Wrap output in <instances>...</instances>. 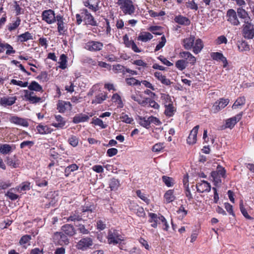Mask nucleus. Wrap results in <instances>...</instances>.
I'll list each match as a JSON object with an SVG mask.
<instances>
[{"label":"nucleus","instance_id":"c85d7f7f","mask_svg":"<svg viewBox=\"0 0 254 254\" xmlns=\"http://www.w3.org/2000/svg\"><path fill=\"white\" fill-rule=\"evenodd\" d=\"M153 35L149 32H144L140 33L137 37V40L146 42L153 38Z\"/></svg>","mask_w":254,"mask_h":254},{"label":"nucleus","instance_id":"bb28decb","mask_svg":"<svg viewBox=\"0 0 254 254\" xmlns=\"http://www.w3.org/2000/svg\"><path fill=\"white\" fill-rule=\"evenodd\" d=\"M246 98L244 96L239 97L237 99L232 106L233 109H241L242 107L245 104Z\"/></svg>","mask_w":254,"mask_h":254},{"label":"nucleus","instance_id":"49530a36","mask_svg":"<svg viewBox=\"0 0 254 254\" xmlns=\"http://www.w3.org/2000/svg\"><path fill=\"white\" fill-rule=\"evenodd\" d=\"M78 167L75 164H72L65 168L64 170V174L66 177H68L71 172L78 169Z\"/></svg>","mask_w":254,"mask_h":254},{"label":"nucleus","instance_id":"4c0bfd02","mask_svg":"<svg viewBox=\"0 0 254 254\" xmlns=\"http://www.w3.org/2000/svg\"><path fill=\"white\" fill-rule=\"evenodd\" d=\"M89 119L88 116L80 114L75 116L73 119V122L75 124H77L80 122L86 121Z\"/></svg>","mask_w":254,"mask_h":254},{"label":"nucleus","instance_id":"e433bc0d","mask_svg":"<svg viewBox=\"0 0 254 254\" xmlns=\"http://www.w3.org/2000/svg\"><path fill=\"white\" fill-rule=\"evenodd\" d=\"M164 197L167 203L173 201L175 198L174 195V190H167L165 192Z\"/></svg>","mask_w":254,"mask_h":254},{"label":"nucleus","instance_id":"473e14b6","mask_svg":"<svg viewBox=\"0 0 254 254\" xmlns=\"http://www.w3.org/2000/svg\"><path fill=\"white\" fill-rule=\"evenodd\" d=\"M112 100L115 103L117 107L122 108L124 106L121 97L118 93H115L113 95Z\"/></svg>","mask_w":254,"mask_h":254},{"label":"nucleus","instance_id":"c9c22d12","mask_svg":"<svg viewBox=\"0 0 254 254\" xmlns=\"http://www.w3.org/2000/svg\"><path fill=\"white\" fill-rule=\"evenodd\" d=\"M38 132L41 134H48L51 132V129L47 126L39 125L37 127Z\"/></svg>","mask_w":254,"mask_h":254},{"label":"nucleus","instance_id":"c03bdc74","mask_svg":"<svg viewBox=\"0 0 254 254\" xmlns=\"http://www.w3.org/2000/svg\"><path fill=\"white\" fill-rule=\"evenodd\" d=\"M126 66L120 64L114 65L113 66V70L115 73H122L125 76V70Z\"/></svg>","mask_w":254,"mask_h":254},{"label":"nucleus","instance_id":"4468645a","mask_svg":"<svg viewBox=\"0 0 254 254\" xmlns=\"http://www.w3.org/2000/svg\"><path fill=\"white\" fill-rule=\"evenodd\" d=\"M179 56L181 58L186 60L187 62L191 65H194L196 63V58L190 52L183 51L180 53Z\"/></svg>","mask_w":254,"mask_h":254},{"label":"nucleus","instance_id":"f704fd0d","mask_svg":"<svg viewBox=\"0 0 254 254\" xmlns=\"http://www.w3.org/2000/svg\"><path fill=\"white\" fill-rule=\"evenodd\" d=\"M64 219H66V222L69 221H80L82 220L81 216H80L78 213L75 212L72 213L68 217H64Z\"/></svg>","mask_w":254,"mask_h":254},{"label":"nucleus","instance_id":"bf43d9fd","mask_svg":"<svg viewBox=\"0 0 254 254\" xmlns=\"http://www.w3.org/2000/svg\"><path fill=\"white\" fill-rule=\"evenodd\" d=\"M103 24L104 26V29L102 30V31H103L106 30L105 32H106V34H107V35L110 34L111 28L110 26V23H109L108 19L105 18L104 21L103 22ZM102 28L103 29V27H102Z\"/></svg>","mask_w":254,"mask_h":254},{"label":"nucleus","instance_id":"a878e982","mask_svg":"<svg viewBox=\"0 0 254 254\" xmlns=\"http://www.w3.org/2000/svg\"><path fill=\"white\" fill-rule=\"evenodd\" d=\"M131 99L134 101L137 102L139 105L143 107H146L147 99L148 97H143L141 95H132Z\"/></svg>","mask_w":254,"mask_h":254},{"label":"nucleus","instance_id":"a19ab883","mask_svg":"<svg viewBox=\"0 0 254 254\" xmlns=\"http://www.w3.org/2000/svg\"><path fill=\"white\" fill-rule=\"evenodd\" d=\"M186 6L187 8L197 11L198 9V4L194 1V0H188L186 2Z\"/></svg>","mask_w":254,"mask_h":254},{"label":"nucleus","instance_id":"7c9ffc66","mask_svg":"<svg viewBox=\"0 0 254 254\" xmlns=\"http://www.w3.org/2000/svg\"><path fill=\"white\" fill-rule=\"evenodd\" d=\"M18 40L20 42H26L29 40H33V37L32 34L29 32H25L18 36Z\"/></svg>","mask_w":254,"mask_h":254},{"label":"nucleus","instance_id":"ddd939ff","mask_svg":"<svg viewBox=\"0 0 254 254\" xmlns=\"http://www.w3.org/2000/svg\"><path fill=\"white\" fill-rule=\"evenodd\" d=\"M199 127L198 125L195 126L191 130L187 139V143L192 145L196 143L197 140V134Z\"/></svg>","mask_w":254,"mask_h":254},{"label":"nucleus","instance_id":"20e7f679","mask_svg":"<svg viewBox=\"0 0 254 254\" xmlns=\"http://www.w3.org/2000/svg\"><path fill=\"white\" fill-rule=\"evenodd\" d=\"M211 175L215 181V185H216V183L220 184L221 183V177L226 178V170L224 167L219 165L217 166L216 171L211 172Z\"/></svg>","mask_w":254,"mask_h":254},{"label":"nucleus","instance_id":"39448f33","mask_svg":"<svg viewBox=\"0 0 254 254\" xmlns=\"http://www.w3.org/2000/svg\"><path fill=\"white\" fill-rule=\"evenodd\" d=\"M53 239L56 244L61 246L67 245L69 244V240L67 236L62 232L55 233Z\"/></svg>","mask_w":254,"mask_h":254},{"label":"nucleus","instance_id":"3c124183","mask_svg":"<svg viewBox=\"0 0 254 254\" xmlns=\"http://www.w3.org/2000/svg\"><path fill=\"white\" fill-rule=\"evenodd\" d=\"M21 19L19 17H17L16 20L13 23L9 24L8 29L10 31H12L16 29L20 24Z\"/></svg>","mask_w":254,"mask_h":254},{"label":"nucleus","instance_id":"09e8293b","mask_svg":"<svg viewBox=\"0 0 254 254\" xmlns=\"http://www.w3.org/2000/svg\"><path fill=\"white\" fill-rule=\"evenodd\" d=\"M30 189V184L28 182L22 183L20 186H17L15 190L19 191L28 190Z\"/></svg>","mask_w":254,"mask_h":254},{"label":"nucleus","instance_id":"393cba45","mask_svg":"<svg viewBox=\"0 0 254 254\" xmlns=\"http://www.w3.org/2000/svg\"><path fill=\"white\" fill-rule=\"evenodd\" d=\"M154 76L160 81L162 84L165 85H170L171 84L170 80L167 78L166 76L162 75L160 72H155L154 74Z\"/></svg>","mask_w":254,"mask_h":254},{"label":"nucleus","instance_id":"412c9836","mask_svg":"<svg viewBox=\"0 0 254 254\" xmlns=\"http://www.w3.org/2000/svg\"><path fill=\"white\" fill-rule=\"evenodd\" d=\"M59 111H69L71 109V105L69 102L60 101L57 104Z\"/></svg>","mask_w":254,"mask_h":254},{"label":"nucleus","instance_id":"680f3d73","mask_svg":"<svg viewBox=\"0 0 254 254\" xmlns=\"http://www.w3.org/2000/svg\"><path fill=\"white\" fill-rule=\"evenodd\" d=\"M58 31L60 34H63L66 31L64 20L57 22Z\"/></svg>","mask_w":254,"mask_h":254},{"label":"nucleus","instance_id":"5fc2aeb1","mask_svg":"<svg viewBox=\"0 0 254 254\" xmlns=\"http://www.w3.org/2000/svg\"><path fill=\"white\" fill-rule=\"evenodd\" d=\"M165 147L164 143L159 142L155 144L152 148V150L154 152H159Z\"/></svg>","mask_w":254,"mask_h":254},{"label":"nucleus","instance_id":"f03ea898","mask_svg":"<svg viewBox=\"0 0 254 254\" xmlns=\"http://www.w3.org/2000/svg\"><path fill=\"white\" fill-rule=\"evenodd\" d=\"M117 4L125 15H131L135 12V7L132 0H118Z\"/></svg>","mask_w":254,"mask_h":254},{"label":"nucleus","instance_id":"c756f323","mask_svg":"<svg viewBox=\"0 0 254 254\" xmlns=\"http://www.w3.org/2000/svg\"><path fill=\"white\" fill-rule=\"evenodd\" d=\"M56 122L53 123L52 125L57 128H63L65 124L64 119L60 115L55 116Z\"/></svg>","mask_w":254,"mask_h":254},{"label":"nucleus","instance_id":"338daca9","mask_svg":"<svg viewBox=\"0 0 254 254\" xmlns=\"http://www.w3.org/2000/svg\"><path fill=\"white\" fill-rule=\"evenodd\" d=\"M136 193L138 197H139L147 204L149 203L150 200L147 198V197L146 196L145 194L141 192L140 190H137Z\"/></svg>","mask_w":254,"mask_h":254},{"label":"nucleus","instance_id":"0e129e2a","mask_svg":"<svg viewBox=\"0 0 254 254\" xmlns=\"http://www.w3.org/2000/svg\"><path fill=\"white\" fill-rule=\"evenodd\" d=\"M97 229L100 231L103 230L106 228V220H99L96 222Z\"/></svg>","mask_w":254,"mask_h":254},{"label":"nucleus","instance_id":"dca6fc26","mask_svg":"<svg viewBox=\"0 0 254 254\" xmlns=\"http://www.w3.org/2000/svg\"><path fill=\"white\" fill-rule=\"evenodd\" d=\"M195 41V37L190 35V37L185 38L182 41V45L184 48L187 50H191L193 47Z\"/></svg>","mask_w":254,"mask_h":254},{"label":"nucleus","instance_id":"774afa93","mask_svg":"<svg viewBox=\"0 0 254 254\" xmlns=\"http://www.w3.org/2000/svg\"><path fill=\"white\" fill-rule=\"evenodd\" d=\"M120 119L123 122H125L127 124H131L133 121V119L132 118H130L128 116V115L125 114V113H123L121 116H120Z\"/></svg>","mask_w":254,"mask_h":254},{"label":"nucleus","instance_id":"a18cd8bd","mask_svg":"<svg viewBox=\"0 0 254 254\" xmlns=\"http://www.w3.org/2000/svg\"><path fill=\"white\" fill-rule=\"evenodd\" d=\"M12 150V147L8 144H0V152L3 154H6L10 152Z\"/></svg>","mask_w":254,"mask_h":254},{"label":"nucleus","instance_id":"6e6552de","mask_svg":"<svg viewBox=\"0 0 254 254\" xmlns=\"http://www.w3.org/2000/svg\"><path fill=\"white\" fill-rule=\"evenodd\" d=\"M228 22L234 26H238L240 24L236 11L233 9H229L226 13Z\"/></svg>","mask_w":254,"mask_h":254},{"label":"nucleus","instance_id":"aec40b11","mask_svg":"<svg viewBox=\"0 0 254 254\" xmlns=\"http://www.w3.org/2000/svg\"><path fill=\"white\" fill-rule=\"evenodd\" d=\"M24 97L27 100L32 103H38L41 100L40 97L34 96V93L33 92H30L27 90H24Z\"/></svg>","mask_w":254,"mask_h":254},{"label":"nucleus","instance_id":"f8f14e48","mask_svg":"<svg viewBox=\"0 0 254 254\" xmlns=\"http://www.w3.org/2000/svg\"><path fill=\"white\" fill-rule=\"evenodd\" d=\"M149 219L148 222L151 223V226L154 228L157 227L158 224H160L161 222V217L163 215L161 214H157L154 213L150 212L148 213Z\"/></svg>","mask_w":254,"mask_h":254},{"label":"nucleus","instance_id":"79ce46f5","mask_svg":"<svg viewBox=\"0 0 254 254\" xmlns=\"http://www.w3.org/2000/svg\"><path fill=\"white\" fill-rule=\"evenodd\" d=\"M162 180L163 182L168 187H171L173 186L174 184V180L171 177L167 176H163L162 177Z\"/></svg>","mask_w":254,"mask_h":254},{"label":"nucleus","instance_id":"a211bd4d","mask_svg":"<svg viewBox=\"0 0 254 254\" xmlns=\"http://www.w3.org/2000/svg\"><path fill=\"white\" fill-rule=\"evenodd\" d=\"M229 103V99H225L223 98H220L219 100L216 101L213 107L214 110H221L224 108Z\"/></svg>","mask_w":254,"mask_h":254},{"label":"nucleus","instance_id":"72a5a7b5","mask_svg":"<svg viewBox=\"0 0 254 254\" xmlns=\"http://www.w3.org/2000/svg\"><path fill=\"white\" fill-rule=\"evenodd\" d=\"M0 47L5 48V49H6V54L7 55H10L15 53V51L13 49V47L4 42H2L0 41Z\"/></svg>","mask_w":254,"mask_h":254},{"label":"nucleus","instance_id":"b1692460","mask_svg":"<svg viewBox=\"0 0 254 254\" xmlns=\"http://www.w3.org/2000/svg\"><path fill=\"white\" fill-rule=\"evenodd\" d=\"M194 41L193 47L192 48V51L195 54H197L203 48L204 45L201 39L198 38Z\"/></svg>","mask_w":254,"mask_h":254},{"label":"nucleus","instance_id":"f257e3e1","mask_svg":"<svg viewBox=\"0 0 254 254\" xmlns=\"http://www.w3.org/2000/svg\"><path fill=\"white\" fill-rule=\"evenodd\" d=\"M242 34L243 37L246 39H252L254 38V24L250 17L244 21Z\"/></svg>","mask_w":254,"mask_h":254},{"label":"nucleus","instance_id":"e2e57ef3","mask_svg":"<svg viewBox=\"0 0 254 254\" xmlns=\"http://www.w3.org/2000/svg\"><path fill=\"white\" fill-rule=\"evenodd\" d=\"M166 43V39L165 36L163 35L161 38V41L156 45L155 52L158 51L160 50L161 48H162L165 45Z\"/></svg>","mask_w":254,"mask_h":254},{"label":"nucleus","instance_id":"69168bd1","mask_svg":"<svg viewBox=\"0 0 254 254\" xmlns=\"http://www.w3.org/2000/svg\"><path fill=\"white\" fill-rule=\"evenodd\" d=\"M68 142L73 147H76L78 144V138L76 136L72 135L69 137Z\"/></svg>","mask_w":254,"mask_h":254},{"label":"nucleus","instance_id":"cd10ccee","mask_svg":"<svg viewBox=\"0 0 254 254\" xmlns=\"http://www.w3.org/2000/svg\"><path fill=\"white\" fill-rule=\"evenodd\" d=\"M175 21L181 25H189L190 24V19L185 17L181 15H179L175 17Z\"/></svg>","mask_w":254,"mask_h":254},{"label":"nucleus","instance_id":"0eeeda50","mask_svg":"<svg viewBox=\"0 0 254 254\" xmlns=\"http://www.w3.org/2000/svg\"><path fill=\"white\" fill-rule=\"evenodd\" d=\"M42 20L48 24H51L56 22V15L52 9L45 10L42 13Z\"/></svg>","mask_w":254,"mask_h":254},{"label":"nucleus","instance_id":"9d476101","mask_svg":"<svg viewBox=\"0 0 254 254\" xmlns=\"http://www.w3.org/2000/svg\"><path fill=\"white\" fill-rule=\"evenodd\" d=\"M92 240L90 238H84L81 239L77 244L76 248L82 251L86 250L92 245Z\"/></svg>","mask_w":254,"mask_h":254},{"label":"nucleus","instance_id":"58836bf2","mask_svg":"<svg viewBox=\"0 0 254 254\" xmlns=\"http://www.w3.org/2000/svg\"><path fill=\"white\" fill-rule=\"evenodd\" d=\"M28 87L30 90H34L37 92L42 91V86L35 81H32Z\"/></svg>","mask_w":254,"mask_h":254},{"label":"nucleus","instance_id":"ea45409f","mask_svg":"<svg viewBox=\"0 0 254 254\" xmlns=\"http://www.w3.org/2000/svg\"><path fill=\"white\" fill-rule=\"evenodd\" d=\"M188 64L189 63L185 60H179L176 62L175 65L178 69L182 71L186 68Z\"/></svg>","mask_w":254,"mask_h":254},{"label":"nucleus","instance_id":"8fccbe9b","mask_svg":"<svg viewBox=\"0 0 254 254\" xmlns=\"http://www.w3.org/2000/svg\"><path fill=\"white\" fill-rule=\"evenodd\" d=\"M66 59H67L66 56L64 54H62L60 56V61L59 62V64H60V65L59 66V68L64 69L66 67V66H67Z\"/></svg>","mask_w":254,"mask_h":254},{"label":"nucleus","instance_id":"2eb2a0df","mask_svg":"<svg viewBox=\"0 0 254 254\" xmlns=\"http://www.w3.org/2000/svg\"><path fill=\"white\" fill-rule=\"evenodd\" d=\"M9 121L11 123L24 127H27L29 126V124L26 119L15 116H11L9 118Z\"/></svg>","mask_w":254,"mask_h":254},{"label":"nucleus","instance_id":"5701e85b","mask_svg":"<svg viewBox=\"0 0 254 254\" xmlns=\"http://www.w3.org/2000/svg\"><path fill=\"white\" fill-rule=\"evenodd\" d=\"M16 100L15 96L3 97L0 100V103L3 106H11L13 104Z\"/></svg>","mask_w":254,"mask_h":254},{"label":"nucleus","instance_id":"7ed1b4c3","mask_svg":"<svg viewBox=\"0 0 254 254\" xmlns=\"http://www.w3.org/2000/svg\"><path fill=\"white\" fill-rule=\"evenodd\" d=\"M107 238L108 243L114 245L120 244L124 241V237L119 231L114 229H111L109 230Z\"/></svg>","mask_w":254,"mask_h":254},{"label":"nucleus","instance_id":"4d7b16f0","mask_svg":"<svg viewBox=\"0 0 254 254\" xmlns=\"http://www.w3.org/2000/svg\"><path fill=\"white\" fill-rule=\"evenodd\" d=\"M211 58L214 61H221L224 57L221 52H212L210 54Z\"/></svg>","mask_w":254,"mask_h":254},{"label":"nucleus","instance_id":"37998d69","mask_svg":"<svg viewBox=\"0 0 254 254\" xmlns=\"http://www.w3.org/2000/svg\"><path fill=\"white\" fill-rule=\"evenodd\" d=\"M146 100L147 103L146 107H151L155 110H158L159 109V105L151 98L148 97Z\"/></svg>","mask_w":254,"mask_h":254},{"label":"nucleus","instance_id":"1a4fd4ad","mask_svg":"<svg viewBox=\"0 0 254 254\" xmlns=\"http://www.w3.org/2000/svg\"><path fill=\"white\" fill-rule=\"evenodd\" d=\"M242 116L241 113L236 116L227 119L225 121V125L221 127V129H225L227 128H233L235 125L241 120Z\"/></svg>","mask_w":254,"mask_h":254},{"label":"nucleus","instance_id":"2f4dec72","mask_svg":"<svg viewBox=\"0 0 254 254\" xmlns=\"http://www.w3.org/2000/svg\"><path fill=\"white\" fill-rule=\"evenodd\" d=\"M121 184L120 181L115 178H112L109 182V188L111 190H117Z\"/></svg>","mask_w":254,"mask_h":254},{"label":"nucleus","instance_id":"423d86ee","mask_svg":"<svg viewBox=\"0 0 254 254\" xmlns=\"http://www.w3.org/2000/svg\"><path fill=\"white\" fill-rule=\"evenodd\" d=\"M160 99L165 107V111H174L173 102L169 94L161 93Z\"/></svg>","mask_w":254,"mask_h":254},{"label":"nucleus","instance_id":"9b49d317","mask_svg":"<svg viewBox=\"0 0 254 254\" xmlns=\"http://www.w3.org/2000/svg\"><path fill=\"white\" fill-rule=\"evenodd\" d=\"M197 191L199 193L208 192L211 190V185L206 181H201L196 185Z\"/></svg>","mask_w":254,"mask_h":254},{"label":"nucleus","instance_id":"864d4df0","mask_svg":"<svg viewBox=\"0 0 254 254\" xmlns=\"http://www.w3.org/2000/svg\"><path fill=\"white\" fill-rule=\"evenodd\" d=\"M240 209L241 213L246 218L250 220L253 219V218L248 214L246 209L245 208L242 200L240 203Z\"/></svg>","mask_w":254,"mask_h":254},{"label":"nucleus","instance_id":"f3484780","mask_svg":"<svg viewBox=\"0 0 254 254\" xmlns=\"http://www.w3.org/2000/svg\"><path fill=\"white\" fill-rule=\"evenodd\" d=\"M81 14H82V17H83L84 20L87 25H95V21L94 20L93 16L87 9L83 10Z\"/></svg>","mask_w":254,"mask_h":254},{"label":"nucleus","instance_id":"6ab92c4d","mask_svg":"<svg viewBox=\"0 0 254 254\" xmlns=\"http://www.w3.org/2000/svg\"><path fill=\"white\" fill-rule=\"evenodd\" d=\"M135 120L137 123H138L141 126L148 129L150 127V122L148 117L147 116L143 117L141 116H137L135 118Z\"/></svg>","mask_w":254,"mask_h":254},{"label":"nucleus","instance_id":"6e6d98bb","mask_svg":"<svg viewBox=\"0 0 254 254\" xmlns=\"http://www.w3.org/2000/svg\"><path fill=\"white\" fill-rule=\"evenodd\" d=\"M84 48L89 51L93 52L95 51V42L94 41H89L85 44Z\"/></svg>","mask_w":254,"mask_h":254},{"label":"nucleus","instance_id":"603ef678","mask_svg":"<svg viewBox=\"0 0 254 254\" xmlns=\"http://www.w3.org/2000/svg\"><path fill=\"white\" fill-rule=\"evenodd\" d=\"M237 12L238 16L241 19H244V20L248 18H247L248 16V13L246 10L242 7H239L237 9Z\"/></svg>","mask_w":254,"mask_h":254},{"label":"nucleus","instance_id":"de8ad7c7","mask_svg":"<svg viewBox=\"0 0 254 254\" xmlns=\"http://www.w3.org/2000/svg\"><path fill=\"white\" fill-rule=\"evenodd\" d=\"M126 82L129 86L140 85L141 82L134 77H128L125 79Z\"/></svg>","mask_w":254,"mask_h":254},{"label":"nucleus","instance_id":"4be33fe9","mask_svg":"<svg viewBox=\"0 0 254 254\" xmlns=\"http://www.w3.org/2000/svg\"><path fill=\"white\" fill-rule=\"evenodd\" d=\"M62 232L68 236H72L75 234V230L72 225L65 224L62 227Z\"/></svg>","mask_w":254,"mask_h":254},{"label":"nucleus","instance_id":"13d9d810","mask_svg":"<svg viewBox=\"0 0 254 254\" xmlns=\"http://www.w3.org/2000/svg\"><path fill=\"white\" fill-rule=\"evenodd\" d=\"M228 40L224 35H221L218 37L214 41V43L217 45H221L222 44H227Z\"/></svg>","mask_w":254,"mask_h":254},{"label":"nucleus","instance_id":"052dcab7","mask_svg":"<svg viewBox=\"0 0 254 254\" xmlns=\"http://www.w3.org/2000/svg\"><path fill=\"white\" fill-rule=\"evenodd\" d=\"M14 190V189H11L5 193V196H6L11 200H15L18 198V195L15 194L13 192V190Z\"/></svg>","mask_w":254,"mask_h":254}]
</instances>
